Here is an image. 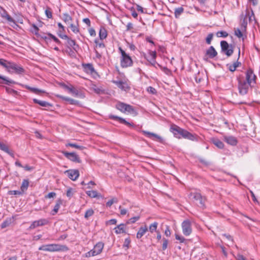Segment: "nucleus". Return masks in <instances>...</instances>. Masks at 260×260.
<instances>
[{"mask_svg": "<svg viewBox=\"0 0 260 260\" xmlns=\"http://www.w3.org/2000/svg\"><path fill=\"white\" fill-rule=\"evenodd\" d=\"M127 225L126 223H121L114 229V232L116 234H126L127 233Z\"/></svg>", "mask_w": 260, "mask_h": 260, "instance_id": "obj_15", "label": "nucleus"}, {"mask_svg": "<svg viewBox=\"0 0 260 260\" xmlns=\"http://www.w3.org/2000/svg\"><path fill=\"white\" fill-rule=\"evenodd\" d=\"M217 37L225 38L228 36V33L225 31H218L216 32Z\"/></svg>", "mask_w": 260, "mask_h": 260, "instance_id": "obj_44", "label": "nucleus"}, {"mask_svg": "<svg viewBox=\"0 0 260 260\" xmlns=\"http://www.w3.org/2000/svg\"><path fill=\"white\" fill-rule=\"evenodd\" d=\"M116 108L123 113H129L134 116L137 115V111L134 108L130 105L118 102L116 105Z\"/></svg>", "mask_w": 260, "mask_h": 260, "instance_id": "obj_3", "label": "nucleus"}, {"mask_svg": "<svg viewBox=\"0 0 260 260\" xmlns=\"http://www.w3.org/2000/svg\"><path fill=\"white\" fill-rule=\"evenodd\" d=\"M29 185V181L27 179H24L22 181V184L21 185V190L22 192H24L25 190L27 189V188Z\"/></svg>", "mask_w": 260, "mask_h": 260, "instance_id": "obj_34", "label": "nucleus"}, {"mask_svg": "<svg viewBox=\"0 0 260 260\" xmlns=\"http://www.w3.org/2000/svg\"><path fill=\"white\" fill-rule=\"evenodd\" d=\"M223 237H225L228 241H229L231 244H233L234 243V240L232 237L228 234H224L222 235Z\"/></svg>", "mask_w": 260, "mask_h": 260, "instance_id": "obj_50", "label": "nucleus"}, {"mask_svg": "<svg viewBox=\"0 0 260 260\" xmlns=\"http://www.w3.org/2000/svg\"><path fill=\"white\" fill-rule=\"evenodd\" d=\"M149 55L151 57L152 60L155 59L156 57V53L155 51H150L149 52Z\"/></svg>", "mask_w": 260, "mask_h": 260, "instance_id": "obj_62", "label": "nucleus"}, {"mask_svg": "<svg viewBox=\"0 0 260 260\" xmlns=\"http://www.w3.org/2000/svg\"><path fill=\"white\" fill-rule=\"evenodd\" d=\"M88 31L91 36H93V37L95 36V35H96L95 31L93 28H90V29H89Z\"/></svg>", "mask_w": 260, "mask_h": 260, "instance_id": "obj_63", "label": "nucleus"}, {"mask_svg": "<svg viewBox=\"0 0 260 260\" xmlns=\"http://www.w3.org/2000/svg\"><path fill=\"white\" fill-rule=\"evenodd\" d=\"M147 91L152 94H155L156 92V89L151 86L148 87Z\"/></svg>", "mask_w": 260, "mask_h": 260, "instance_id": "obj_60", "label": "nucleus"}, {"mask_svg": "<svg viewBox=\"0 0 260 260\" xmlns=\"http://www.w3.org/2000/svg\"><path fill=\"white\" fill-rule=\"evenodd\" d=\"M163 244L162 246V250H165L168 247V241L167 239L165 238H163Z\"/></svg>", "mask_w": 260, "mask_h": 260, "instance_id": "obj_57", "label": "nucleus"}, {"mask_svg": "<svg viewBox=\"0 0 260 260\" xmlns=\"http://www.w3.org/2000/svg\"><path fill=\"white\" fill-rule=\"evenodd\" d=\"M26 88L28 89H29L30 91H31V92L36 93V94H40V93H44L45 92L43 90H40L38 88H34V87H29L28 86H25Z\"/></svg>", "mask_w": 260, "mask_h": 260, "instance_id": "obj_38", "label": "nucleus"}, {"mask_svg": "<svg viewBox=\"0 0 260 260\" xmlns=\"http://www.w3.org/2000/svg\"><path fill=\"white\" fill-rule=\"evenodd\" d=\"M165 234L167 237H170L171 235V231L169 226L167 225L166 229L165 231Z\"/></svg>", "mask_w": 260, "mask_h": 260, "instance_id": "obj_59", "label": "nucleus"}, {"mask_svg": "<svg viewBox=\"0 0 260 260\" xmlns=\"http://www.w3.org/2000/svg\"><path fill=\"white\" fill-rule=\"evenodd\" d=\"M182 129L183 128L180 127L179 126L175 124H173L171 126L170 131L173 134L175 137L180 139V136Z\"/></svg>", "mask_w": 260, "mask_h": 260, "instance_id": "obj_16", "label": "nucleus"}, {"mask_svg": "<svg viewBox=\"0 0 260 260\" xmlns=\"http://www.w3.org/2000/svg\"><path fill=\"white\" fill-rule=\"evenodd\" d=\"M62 204V201L60 199L56 201V204L54 207V208L52 211V214L55 215L58 211L60 208V206Z\"/></svg>", "mask_w": 260, "mask_h": 260, "instance_id": "obj_26", "label": "nucleus"}, {"mask_svg": "<svg viewBox=\"0 0 260 260\" xmlns=\"http://www.w3.org/2000/svg\"><path fill=\"white\" fill-rule=\"evenodd\" d=\"M63 154L67 158L73 161L78 163L81 162L79 157L75 153L63 152Z\"/></svg>", "mask_w": 260, "mask_h": 260, "instance_id": "obj_14", "label": "nucleus"}, {"mask_svg": "<svg viewBox=\"0 0 260 260\" xmlns=\"http://www.w3.org/2000/svg\"><path fill=\"white\" fill-rule=\"evenodd\" d=\"M220 46L221 50L228 56H230L234 52L233 46L232 45H229L225 41H222L220 42Z\"/></svg>", "mask_w": 260, "mask_h": 260, "instance_id": "obj_8", "label": "nucleus"}, {"mask_svg": "<svg viewBox=\"0 0 260 260\" xmlns=\"http://www.w3.org/2000/svg\"><path fill=\"white\" fill-rule=\"evenodd\" d=\"M56 96H57V97L59 98V99H60L63 101L70 102L72 104H73L75 103V100L73 99H72L70 98L66 97V96H62L61 95H57Z\"/></svg>", "mask_w": 260, "mask_h": 260, "instance_id": "obj_40", "label": "nucleus"}, {"mask_svg": "<svg viewBox=\"0 0 260 260\" xmlns=\"http://www.w3.org/2000/svg\"><path fill=\"white\" fill-rule=\"evenodd\" d=\"M148 231V228L146 225L141 226L137 233V238L139 239L141 238L145 233Z\"/></svg>", "mask_w": 260, "mask_h": 260, "instance_id": "obj_22", "label": "nucleus"}, {"mask_svg": "<svg viewBox=\"0 0 260 260\" xmlns=\"http://www.w3.org/2000/svg\"><path fill=\"white\" fill-rule=\"evenodd\" d=\"M33 101L35 103L38 104L42 107H47L50 105V104L47 102L40 101L36 99H33Z\"/></svg>", "mask_w": 260, "mask_h": 260, "instance_id": "obj_36", "label": "nucleus"}, {"mask_svg": "<svg viewBox=\"0 0 260 260\" xmlns=\"http://www.w3.org/2000/svg\"><path fill=\"white\" fill-rule=\"evenodd\" d=\"M65 173L72 180H76L79 176V172L77 170H69L66 171Z\"/></svg>", "mask_w": 260, "mask_h": 260, "instance_id": "obj_17", "label": "nucleus"}, {"mask_svg": "<svg viewBox=\"0 0 260 260\" xmlns=\"http://www.w3.org/2000/svg\"><path fill=\"white\" fill-rule=\"evenodd\" d=\"M66 146H70V147H73V148H75L76 149H78L80 150H82L84 148L82 146H80L76 144H74V143H68L67 144H66Z\"/></svg>", "mask_w": 260, "mask_h": 260, "instance_id": "obj_47", "label": "nucleus"}, {"mask_svg": "<svg viewBox=\"0 0 260 260\" xmlns=\"http://www.w3.org/2000/svg\"><path fill=\"white\" fill-rule=\"evenodd\" d=\"M181 227L183 234L185 236H188L191 234L192 232L191 224L189 220H184L181 224Z\"/></svg>", "mask_w": 260, "mask_h": 260, "instance_id": "obj_10", "label": "nucleus"}, {"mask_svg": "<svg viewBox=\"0 0 260 260\" xmlns=\"http://www.w3.org/2000/svg\"><path fill=\"white\" fill-rule=\"evenodd\" d=\"M39 250L49 252L66 251L69 250V248L64 245L51 244L43 245L39 248Z\"/></svg>", "mask_w": 260, "mask_h": 260, "instance_id": "obj_1", "label": "nucleus"}, {"mask_svg": "<svg viewBox=\"0 0 260 260\" xmlns=\"http://www.w3.org/2000/svg\"><path fill=\"white\" fill-rule=\"evenodd\" d=\"M99 36L101 40L105 39L107 36L106 29L104 28L101 29L99 32Z\"/></svg>", "mask_w": 260, "mask_h": 260, "instance_id": "obj_42", "label": "nucleus"}, {"mask_svg": "<svg viewBox=\"0 0 260 260\" xmlns=\"http://www.w3.org/2000/svg\"><path fill=\"white\" fill-rule=\"evenodd\" d=\"M7 71L11 73H15L18 74H22L24 72V70L22 67L14 62L10 61L9 63Z\"/></svg>", "mask_w": 260, "mask_h": 260, "instance_id": "obj_6", "label": "nucleus"}, {"mask_svg": "<svg viewBox=\"0 0 260 260\" xmlns=\"http://www.w3.org/2000/svg\"><path fill=\"white\" fill-rule=\"evenodd\" d=\"M142 133L148 138L151 139L153 141H157L160 143L164 144L165 143V140L162 137L159 136L157 134L155 133H151L149 132H147L146 131H142Z\"/></svg>", "mask_w": 260, "mask_h": 260, "instance_id": "obj_9", "label": "nucleus"}, {"mask_svg": "<svg viewBox=\"0 0 260 260\" xmlns=\"http://www.w3.org/2000/svg\"><path fill=\"white\" fill-rule=\"evenodd\" d=\"M14 81L12 80L8 79L6 77L0 76V84H6L7 85H10L11 84L14 83Z\"/></svg>", "mask_w": 260, "mask_h": 260, "instance_id": "obj_27", "label": "nucleus"}, {"mask_svg": "<svg viewBox=\"0 0 260 260\" xmlns=\"http://www.w3.org/2000/svg\"><path fill=\"white\" fill-rule=\"evenodd\" d=\"M0 14L3 18H6L9 22H13V18L8 14L3 7H0Z\"/></svg>", "mask_w": 260, "mask_h": 260, "instance_id": "obj_21", "label": "nucleus"}, {"mask_svg": "<svg viewBox=\"0 0 260 260\" xmlns=\"http://www.w3.org/2000/svg\"><path fill=\"white\" fill-rule=\"evenodd\" d=\"M68 45L69 46L72 47L74 50H77L78 46L76 44L75 41L70 38L67 40Z\"/></svg>", "mask_w": 260, "mask_h": 260, "instance_id": "obj_32", "label": "nucleus"}, {"mask_svg": "<svg viewBox=\"0 0 260 260\" xmlns=\"http://www.w3.org/2000/svg\"><path fill=\"white\" fill-rule=\"evenodd\" d=\"M109 118L111 119L118 120L120 123L124 124L128 126H134V124L133 123H129V122L126 121L124 118L120 117H118L114 115H110Z\"/></svg>", "mask_w": 260, "mask_h": 260, "instance_id": "obj_18", "label": "nucleus"}, {"mask_svg": "<svg viewBox=\"0 0 260 260\" xmlns=\"http://www.w3.org/2000/svg\"><path fill=\"white\" fill-rule=\"evenodd\" d=\"M223 140L228 144L233 146L236 145L238 143L237 138L232 136H224Z\"/></svg>", "mask_w": 260, "mask_h": 260, "instance_id": "obj_19", "label": "nucleus"}, {"mask_svg": "<svg viewBox=\"0 0 260 260\" xmlns=\"http://www.w3.org/2000/svg\"><path fill=\"white\" fill-rule=\"evenodd\" d=\"M63 88L67 89L70 92L72 93L74 95L76 96H78L79 95V91L76 89L75 88H74L73 86H69L67 85L63 84L62 85Z\"/></svg>", "mask_w": 260, "mask_h": 260, "instance_id": "obj_23", "label": "nucleus"}, {"mask_svg": "<svg viewBox=\"0 0 260 260\" xmlns=\"http://www.w3.org/2000/svg\"><path fill=\"white\" fill-rule=\"evenodd\" d=\"M48 223V220L46 219H40L38 220L33 221L28 229L29 230L34 229L38 226H43Z\"/></svg>", "mask_w": 260, "mask_h": 260, "instance_id": "obj_13", "label": "nucleus"}, {"mask_svg": "<svg viewBox=\"0 0 260 260\" xmlns=\"http://www.w3.org/2000/svg\"><path fill=\"white\" fill-rule=\"evenodd\" d=\"M121 54L120 65L122 68H127L133 66V61L131 57L124 51L121 47L118 48Z\"/></svg>", "mask_w": 260, "mask_h": 260, "instance_id": "obj_2", "label": "nucleus"}, {"mask_svg": "<svg viewBox=\"0 0 260 260\" xmlns=\"http://www.w3.org/2000/svg\"><path fill=\"white\" fill-rule=\"evenodd\" d=\"M175 238L176 240H179L180 243H183L185 241V239L183 237L178 234H175Z\"/></svg>", "mask_w": 260, "mask_h": 260, "instance_id": "obj_56", "label": "nucleus"}, {"mask_svg": "<svg viewBox=\"0 0 260 260\" xmlns=\"http://www.w3.org/2000/svg\"><path fill=\"white\" fill-rule=\"evenodd\" d=\"M184 9L183 7H180L177 8L175 9L174 15L176 18H178L180 15L183 12Z\"/></svg>", "mask_w": 260, "mask_h": 260, "instance_id": "obj_35", "label": "nucleus"}, {"mask_svg": "<svg viewBox=\"0 0 260 260\" xmlns=\"http://www.w3.org/2000/svg\"><path fill=\"white\" fill-rule=\"evenodd\" d=\"M13 218V217L6 218V219L1 224V228L5 229L9 226L12 222Z\"/></svg>", "mask_w": 260, "mask_h": 260, "instance_id": "obj_28", "label": "nucleus"}, {"mask_svg": "<svg viewBox=\"0 0 260 260\" xmlns=\"http://www.w3.org/2000/svg\"><path fill=\"white\" fill-rule=\"evenodd\" d=\"M117 223V220L116 219H112L106 221V224H116Z\"/></svg>", "mask_w": 260, "mask_h": 260, "instance_id": "obj_58", "label": "nucleus"}, {"mask_svg": "<svg viewBox=\"0 0 260 260\" xmlns=\"http://www.w3.org/2000/svg\"><path fill=\"white\" fill-rule=\"evenodd\" d=\"M246 16L249 18V21H252V20H255L254 13L252 9L250 10H246Z\"/></svg>", "mask_w": 260, "mask_h": 260, "instance_id": "obj_33", "label": "nucleus"}, {"mask_svg": "<svg viewBox=\"0 0 260 260\" xmlns=\"http://www.w3.org/2000/svg\"><path fill=\"white\" fill-rule=\"evenodd\" d=\"M45 14H46V15L47 18H51L52 17V12H51V10L50 8H48L45 10Z\"/></svg>", "mask_w": 260, "mask_h": 260, "instance_id": "obj_52", "label": "nucleus"}, {"mask_svg": "<svg viewBox=\"0 0 260 260\" xmlns=\"http://www.w3.org/2000/svg\"><path fill=\"white\" fill-rule=\"evenodd\" d=\"M95 43H96V47L99 48H104L105 45L102 42H99L98 41H95Z\"/></svg>", "mask_w": 260, "mask_h": 260, "instance_id": "obj_61", "label": "nucleus"}, {"mask_svg": "<svg viewBox=\"0 0 260 260\" xmlns=\"http://www.w3.org/2000/svg\"><path fill=\"white\" fill-rule=\"evenodd\" d=\"M206 55L210 58H213L217 56V52L213 46H210L206 50Z\"/></svg>", "mask_w": 260, "mask_h": 260, "instance_id": "obj_20", "label": "nucleus"}, {"mask_svg": "<svg viewBox=\"0 0 260 260\" xmlns=\"http://www.w3.org/2000/svg\"><path fill=\"white\" fill-rule=\"evenodd\" d=\"M213 34L210 33V34H208V35L206 39L207 44H208L209 45L211 44V41L213 39Z\"/></svg>", "mask_w": 260, "mask_h": 260, "instance_id": "obj_53", "label": "nucleus"}, {"mask_svg": "<svg viewBox=\"0 0 260 260\" xmlns=\"http://www.w3.org/2000/svg\"><path fill=\"white\" fill-rule=\"evenodd\" d=\"M63 20L66 23L70 24L72 21V17L67 13L63 14Z\"/></svg>", "mask_w": 260, "mask_h": 260, "instance_id": "obj_39", "label": "nucleus"}, {"mask_svg": "<svg viewBox=\"0 0 260 260\" xmlns=\"http://www.w3.org/2000/svg\"><path fill=\"white\" fill-rule=\"evenodd\" d=\"M158 226V223L157 222H154L153 223H151L149 227V230L150 232L151 233H153L154 232H157V228Z\"/></svg>", "mask_w": 260, "mask_h": 260, "instance_id": "obj_37", "label": "nucleus"}, {"mask_svg": "<svg viewBox=\"0 0 260 260\" xmlns=\"http://www.w3.org/2000/svg\"><path fill=\"white\" fill-rule=\"evenodd\" d=\"M241 65V62H239L238 61H237L236 62H234L233 64H228V66L229 67V69L230 71L233 72L235 71H236L237 68L239 67Z\"/></svg>", "mask_w": 260, "mask_h": 260, "instance_id": "obj_30", "label": "nucleus"}, {"mask_svg": "<svg viewBox=\"0 0 260 260\" xmlns=\"http://www.w3.org/2000/svg\"><path fill=\"white\" fill-rule=\"evenodd\" d=\"M245 79L247 82L251 86H253L256 83V76L254 75L251 69H248L245 73Z\"/></svg>", "mask_w": 260, "mask_h": 260, "instance_id": "obj_7", "label": "nucleus"}, {"mask_svg": "<svg viewBox=\"0 0 260 260\" xmlns=\"http://www.w3.org/2000/svg\"><path fill=\"white\" fill-rule=\"evenodd\" d=\"M91 88L97 94H100L104 93V90L102 88V87L98 86L95 84H92Z\"/></svg>", "mask_w": 260, "mask_h": 260, "instance_id": "obj_25", "label": "nucleus"}, {"mask_svg": "<svg viewBox=\"0 0 260 260\" xmlns=\"http://www.w3.org/2000/svg\"><path fill=\"white\" fill-rule=\"evenodd\" d=\"M93 213L94 212L92 209H89L87 210L85 213V218H88L89 217L91 216L93 214Z\"/></svg>", "mask_w": 260, "mask_h": 260, "instance_id": "obj_51", "label": "nucleus"}, {"mask_svg": "<svg viewBox=\"0 0 260 260\" xmlns=\"http://www.w3.org/2000/svg\"><path fill=\"white\" fill-rule=\"evenodd\" d=\"M0 149L8 153L11 156L13 155V154L10 151L9 147L4 143L0 142Z\"/></svg>", "mask_w": 260, "mask_h": 260, "instance_id": "obj_31", "label": "nucleus"}, {"mask_svg": "<svg viewBox=\"0 0 260 260\" xmlns=\"http://www.w3.org/2000/svg\"><path fill=\"white\" fill-rule=\"evenodd\" d=\"M104 247V244L102 242L96 243L93 247V248L85 254V257H90L100 254Z\"/></svg>", "mask_w": 260, "mask_h": 260, "instance_id": "obj_5", "label": "nucleus"}, {"mask_svg": "<svg viewBox=\"0 0 260 260\" xmlns=\"http://www.w3.org/2000/svg\"><path fill=\"white\" fill-rule=\"evenodd\" d=\"M212 142L218 148L222 149L224 147L223 142L218 139H213L212 140Z\"/></svg>", "mask_w": 260, "mask_h": 260, "instance_id": "obj_29", "label": "nucleus"}, {"mask_svg": "<svg viewBox=\"0 0 260 260\" xmlns=\"http://www.w3.org/2000/svg\"><path fill=\"white\" fill-rule=\"evenodd\" d=\"M237 260H246V258L241 254H238L236 256Z\"/></svg>", "mask_w": 260, "mask_h": 260, "instance_id": "obj_64", "label": "nucleus"}, {"mask_svg": "<svg viewBox=\"0 0 260 260\" xmlns=\"http://www.w3.org/2000/svg\"><path fill=\"white\" fill-rule=\"evenodd\" d=\"M9 62L10 61H7L4 59H0V64L5 68H6V70L8 68Z\"/></svg>", "mask_w": 260, "mask_h": 260, "instance_id": "obj_45", "label": "nucleus"}, {"mask_svg": "<svg viewBox=\"0 0 260 260\" xmlns=\"http://www.w3.org/2000/svg\"><path fill=\"white\" fill-rule=\"evenodd\" d=\"M70 28L72 31L75 34H77L79 31V29L78 25H75L73 24L70 23Z\"/></svg>", "mask_w": 260, "mask_h": 260, "instance_id": "obj_48", "label": "nucleus"}, {"mask_svg": "<svg viewBox=\"0 0 260 260\" xmlns=\"http://www.w3.org/2000/svg\"><path fill=\"white\" fill-rule=\"evenodd\" d=\"M131 243V240L129 238H126L124 240L123 247L128 249L129 247V245Z\"/></svg>", "mask_w": 260, "mask_h": 260, "instance_id": "obj_49", "label": "nucleus"}, {"mask_svg": "<svg viewBox=\"0 0 260 260\" xmlns=\"http://www.w3.org/2000/svg\"><path fill=\"white\" fill-rule=\"evenodd\" d=\"M139 219H140L139 216H135V217H133L130 219H129L127 221H126V222L125 223H126L127 225H128V224H130V223H134L136 222L137 221H138Z\"/></svg>", "mask_w": 260, "mask_h": 260, "instance_id": "obj_43", "label": "nucleus"}, {"mask_svg": "<svg viewBox=\"0 0 260 260\" xmlns=\"http://www.w3.org/2000/svg\"><path fill=\"white\" fill-rule=\"evenodd\" d=\"M180 137V139H186L192 141H196L198 140L197 135L192 134L184 129H182Z\"/></svg>", "mask_w": 260, "mask_h": 260, "instance_id": "obj_11", "label": "nucleus"}, {"mask_svg": "<svg viewBox=\"0 0 260 260\" xmlns=\"http://www.w3.org/2000/svg\"><path fill=\"white\" fill-rule=\"evenodd\" d=\"M235 35L239 38L243 37V34L239 28H237L235 30Z\"/></svg>", "mask_w": 260, "mask_h": 260, "instance_id": "obj_55", "label": "nucleus"}, {"mask_svg": "<svg viewBox=\"0 0 260 260\" xmlns=\"http://www.w3.org/2000/svg\"><path fill=\"white\" fill-rule=\"evenodd\" d=\"M238 88L240 94L244 95L248 93L249 87H252L250 84L246 82L244 78H238Z\"/></svg>", "mask_w": 260, "mask_h": 260, "instance_id": "obj_4", "label": "nucleus"}, {"mask_svg": "<svg viewBox=\"0 0 260 260\" xmlns=\"http://www.w3.org/2000/svg\"><path fill=\"white\" fill-rule=\"evenodd\" d=\"M45 40L47 41V40L48 39H52L54 40V41L57 43V44H60L61 42L54 35H52L50 33H49L48 34V37H46L45 38Z\"/></svg>", "mask_w": 260, "mask_h": 260, "instance_id": "obj_41", "label": "nucleus"}, {"mask_svg": "<svg viewBox=\"0 0 260 260\" xmlns=\"http://www.w3.org/2000/svg\"><path fill=\"white\" fill-rule=\"evenodd\" d=\"M114 83L121 89L124 90L125 91L129 89V87L127 85V84L123 81H114Z\"/></svg>", "mask_w": 260, "mask_h": 260, "instance_id": "obj_24", "label": "nucleus"}, {"mask_svg": "<svg viewBox=\"0 0 260 260\" xmlns=\"http://www.w3.org/2000/svg\"><path fill=\"white\" fill-rule=\"evenodd\" d=\"M117 200L115 198H113L107 202L106 205L108 207H111L113 204H114V203H117Z\"/></svg>", "mask_w": 260, "mask_h": 260, "instance_id": "obj_54", "label": "nucleus"}, {"mask_svg": "<svg viewBox=\"0 0 260 260\" xmlns=\"http://www.w3.org/2000/svg\"><path fill=\"white\" fill-rule=\"evenodd\" d=\"M85 69L89 71L90 73H93L95 72L94 69L91 64H86L85 66Z\"/></svg>", "mask_w": 260, "mask_h": 260, "instance_id": "obj_46", "label": "nucleus"}, {"mask_svg": "<svg viewBox=\"0 0 260 260\" xmlns=\"http://www.w3.org/2000/svg\"><path fill=\"white\" fill-rule=\"evenodd\" d=\"M192 201L199 207H205V196H192Z\"/></svg>", "mask_w": 260, "mask_h": 260, "instance_id": "obj_12", "label": "nucleus"}]
</instances>
